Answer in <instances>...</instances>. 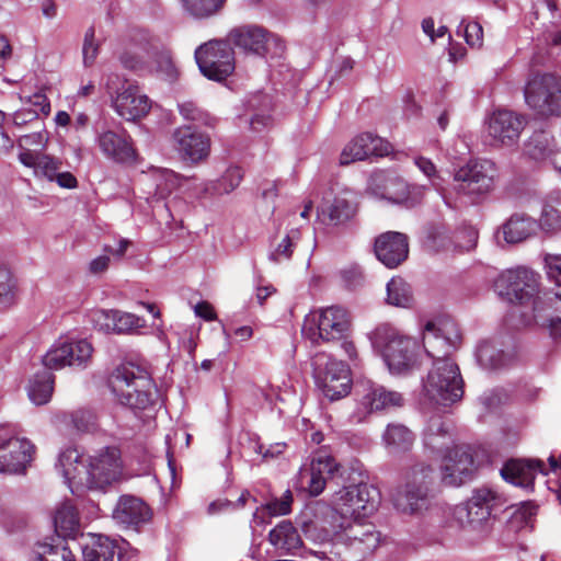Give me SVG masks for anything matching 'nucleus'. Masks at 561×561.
<instances>
[{
	"mask_svg": "<svg viewBox=\"0 0 561 561\" xmlns=\"http://www.w3.org/2000/svg\"><path fill=\"white\" fill-rule=\"evenodd\" d=\"M325 505L307 506L299 515L305 536L323 548L314 554L328 561H359L379 545L375 526L364 520H329Z\"/></svg>",
	"mask_w": 561,
	"mask_h": 561,
	"instance_id": "1",
	"label": "nucleus"
},
{
	"mask_svg": "<svg viewBox=\"0 0 561 561\" xmlns=\"http://www.w3.org/2000/svg\"><path fill=\"white\" fill-rule=\"evenodd\" d=\"M425 354L433 359L423 379V399L430 404L448 407L463 396V380L458 365L448 355L460 343L458 325L450 319L427 321L422 332Z\"/></svg>",
	"mask_w": 561,
	"mask_h": 561,
	"instance_id": "2",
	"label": "nucleus"
},
{
	"mask_svg": "<svg viewBox=\"0 0 561 561\" xmlns=\"http://www.w3.org/2000/svg\"><path fill=\"white\" fill-rule=\"evenodd\" d=\"M57 469L73 494L83 489L102 490L123 474L121 450L104 447L92 455H83L77 448L68 447L60 451Z\"/></svg>",
	"mask_w": 561,
	"mask_h": 561,
	"instance_id": "3",
	"label": "nucleus"
},
{
	"mask_svg": "<svg viewBox=\"0 0 561 561\" xmlns=\"http://www.w3.org/2000/svg\"><path fill=\"white\" fill-rule=\"evenodd\" d=\"M495 293L503 300L520 306L527 311L523 314L524 324L539 322L541 311L552 300H561V291L551 296L540 289V275L527 266H517L502 271L494 279Z\"/></svg>",
	"mask_w": 561,
	"mask_h": 561,
	"instance_id": "4",
	"label": "nucleus"
},
{
	"mask_svg": "<svg viewBox=\"0 0 561 561\" xmlns=\"http://www.w3.org/2000/svg\"><path fill=\"white\" fill-rule=\"evenodd\" d=\"M506 505L505 496L490 486L471 491L470 496L451 508V519L474 542L488 538L496 514Z\"/></svg>",
	"mask_w": 561,
	"mask_h": 561,
	"instance_id": "5",
	"label": "nucleus"
},
{
	"mask_svg": "<svg viewBox=\"0 0 561 561\" xmlns=\"http://www.w3.org/2000/svg\"><path fill=\"white\" fill-rule=\"evenodd\" d=\"M107 386L119 404L134 411L149 408L157 394L149 373L131 362L116 366L107 378Z\"/></svg>",
	"mask_w": 561,
	"mask_h": 561,
	"instance_id": "6",
	"label": "nucleus"
},
{
	"mask_svg": "<svg viewBox=\"0 0 561 561\" xmlns=\"http://www.w3.org/2000/svg\"><path fill=\"white\" fill-rule=\"evenodd\" d=\"M371 344L392 375L408 373L417 362L416 340L390 324H381L374 331Z\"/></svg>",
	"mask_w": 561,
	"mask_h": 561,
	"instance_id": "7",
	"label": "nucleus"
},
{
	"mask_svg": "<svg viewBox=\"0 0 561 561\" xmlns=\"http://www.w3.org/2000/svg\"><path fill=\"white\" fill-rule=\"evenodd\" d=\"M380 503V492L367 483L343 486L330 499L332 520H364L373 515Z\"/></svg>",
	"mask_w": 561,
	"mask_h": 561,
	"instance_id": "8",
	"label": "nucleus"
},
{
	"mask_svg": "<svg viewBox=\"0 0 561 561\" xmlns=\"http://www.w3.org/2000/svg\"><path fill=\"white\" fill-rule=\"evenodd\" d=\"M348 328L347 311L340 306H330L311 310L306 314L301 333L312 344H319L343 339Z\"/></svg>",
	"mask_w": 561,
	"mask_h": 561,
	"instance_id": "9",
	"label": "nucleus"
},
{
	"mask_svg": "<svg viewBox=\"0 0 561 561\" xmlns=\"http://www.w3.org/2000/svg\"><path fill=\"white\" fill-rule=\"evenodd\" d=\"M433 478V468L424 462H417L408 468L403 474L402 484L392 496L394 507L403 514H416L423 510L428 485Z\"/></svg>",
	"mask_w": 561,
	"mask_h": 561,
	"instance_id": "10",
	"label": "nucleus"
},
{
	"mask_svg": "<svg viewBox=\"0 0 561 561\" xmlns=\"http://www.w3.org/2000/svg\"><path fill=\"white\" fill-rule=\"evenodd\" d=\"M527 106L540 115H561V79L548 72L530 73L524 87Z\"/></svg>",
	"mask_w": 561,
	"mask_h": 561,
	"instance_id": "11",
	"label": "nucleus"
},
{
	"mask_svg": "<svg viewBox=\"0 0 561 561\" xmlns=\"http://www.w3.org/2000/svg\"><path fill=\"white\" fill-rule=\"evenodd\" d=\"M313 376L324 397L334 401L346 397L352 389L351 370L342 360L319 354L313 359Z\"/></svg>",
	"mask_w": 561,
	"mask_h": 561,
	"instance_id": "12",
	"label": "nucleus"
},
{
	"mask_svg": "<svg viewBox=\"0 0 561 561\" xmlns=\"http://www.w3.org/2000/svg\"><path fill=\"white\" fill-rule=\"evenodd\" d=\"M230 42L247 54L262 58L282 56L285 49L283 41L259 25H244L229 33Z\"/></svg>",
	"mask_w": 561,
	"mask_h": 561,
	"instance_id": "13",
	"label": "nucleus"
},
{
	"mask_svg": "<svg viewBox=\"0 0 561 561\" xmlns=\"http://www.w3.org/2000/svg\"><path fill=\"white\" fill-rule=\"evenodd\" d=\"M199 71L209 80L222 81L234 70V53L224 41H210L195 49Z\"/></svg>",
	"mask_w": 561,
	"mask_h": 561,
	"instance_id": "14",
	"label": "nucleus"
},
{
	"mask_svg": "<svg viewBox=\"0 0 561 561\" xmlns=\"http://www.w3.org/2000/svg\"><path fill=\"white\" fill-rule=\"evenodd\" d=\"M499 176L497 165L489 159L468 161L454 174L457 190L468 195H484L491 192Z\"/></svg>",
	"mask_w": 561,
	"mask_h": 561,
	"instance_id": "15",
	"label": "nucleus"
},
{
	"mask_svg": "<svg viewBox=\"0 0 561 561\" xmlns=\"http://www.w3.org/2000/svg\"><path fill=\"white\" fill-rule=\"evenodd\" d=\"M424 190L423 186H410L401 176L385 170L374 172L366 188L377 199L410 204L416 203Z\"/></svg>",
	"mask_w": 561,
	"mask_h": 561,
	"instance_id": "16",
	"label": "nucleus"
},
{
	"mask_svg": "<svg viewBox=\"0 0 561 561\" xmlns=\"http://www.w3.org/2000/svg\"><path fill=\"white\" fill-rule=\"evenodd\" d=\"M526 126L524 115L507 108H497L485 118V133L490 146L510 148L515 146Z\"/></svg>",
	"mask_w": 561,
	"mask_h": 561,
	"instance_id": "17",
	"label": "nucleus"
},
{
	"mask_svg": "<svg viewBox=\"0 0 561 561\" xmlns=\"http://www.w3.org/2000/svg\"><path fill=\"white\" fill-rule=\"evenodd\" d=\"M36 451L35 445L25 437L11 435L0 427V472L25 474Z\"/></svg>",
	"mask_w": 561,
	"mask_h": 561,
	"instance_id": "18",
	"label": "nucleus"
},
{
	"mask_svg": "<svg viewBox=\"0 0 561 561\" xmlns=\"http://www.w3.org/2000/svg\"><path fill=\"white\" fill-rule=\"evenodd\" d=\"M340 470L336 460L327 453L317 451L309 463L300 467L296 485L298 489L306 491L311 496L320 495L327 485V479L334 477Z\"/></svg>",
	"mask_w": 561,
	"mask_h": 561,
	"instance_id": "19",
	"label": "nucleus"
},
{
	"mask_svg": "<svg viewBox=\"0 0 561 561\" xmlns=\"http://www.w3.org/2000/svg\"><path fill=\"white\" fill-rule=\"evenodd\" d=\"M357 396V405L352 415L353 420L357 423L363 422L374 412L401 407L403 404L401 393L387 390L383 386L371 381L362 383Z\"/></svg>",
	"mask_w": 561,
	"mask_h": 561,
	"instance_id": "20",
	"label": "nucleus"
},
{
	"mask_svg": "<svg viewBox=\"0 0 561 561\" xmlns=\"http://www.w3.org/2000/svg\"><path fill=\"white\" fill-rule=\"evenodd\" d=\"M106 88L111 95L113 110L118 116L127 122H135L145 117L150 108L151 101L144 94L137 85H124L115 93L112 92L111 81L106 82Z\"/></svg>",
	"mask_w": 561,
	"mask_h": 561,
	"instance_id": "21",
	"label": "nucleus"
},
{
	"mask_svg": "<svg viewBox=\"0 0 561 561\" xmlns=\"http://www.w3.org/2000/svg\"><path fill=\"white\" fill-rule=\"evenodd\" d=\"M95 144L101 153L115 163L131 164L137 160L133 139L125 129L104 128L96 133Z\"/></svg>",
	"mask_w": 561,
	"mask_h": 561,
	"instance_id": "22",
	"label": "nucleus"
},
{
	"mask_svg": "<svg viewBox=\"0 0 561 561\" xmlns=\"http://www.w3.org/2000/svg\"><path fill=\"white\" fill-rule=\"evenodd\" d=\"M186 179L169 169L151 167L141 172L138 183L147 202L167 198Z\"/></svg>",
	"mask_w": 561,
	"mask_h": 561,
	"instance_id": "23",
	"label": "nucleus"
},
{
	"mask_svg": "<svg viewBox=\"0 0 561 561\" xmlns=\"http://www.w3.org/2000/svg\"><path fill=\"white\" fill-rule=\"evenodd\" d=\"M76 358L71 357V347L68 340L60 339L56 341L43 357V364L50 369H60L66 366L80 369L88 368L93 358V345L91 342H81L78 345Z\"/></svg>",
	"mask_w": 561,
	"mask_h": 561,
	"instance_id": "24",
	"label": "nucleus"
},
{
	"mask_svg": "<svg viewBox=\"0 0 561 561\" xmlns=\"http://www.w3.org/2000/svg\"><path fill=\"white\" fill-rule=\"evenodd\" d=\"M442 481L446 485L459 486L471 479L474 472L472 455L468 448L456 446L443 456Z\"/></svg>",
	"mask_w": 561,
	"mask_h": 561,
	"instance_id": "25",
	"label": "nucleus"
},
{
	"mask_svg": "<svg viewBox=\"0 0 561 561\" xmlns=\"http://www.w3.org/2000/svg\"><path fill=\"white\" fill-rule=\"evenodd\" d=\"M173 141L180 156L190 162L196 163L209 154V137L191 126H182L174 130Z\"/></svg>",
	"mask_w": 561,
	"mask_h": 561,
	"instance_id": "26",
	"label": "nucleus"
},
{
	"mask_svg": "<svg viewBox=\"0 0 561 561\" xmlns=\"http://www.w3.org/2000/svg\"><path fill=\"white\" fill-rule=\"evenodd\" d=\"M375 254L388 268H394L409 255L408 237L401 232L388 231L375 240Z\"/></svg>",
	"mask_w": 561,
	"mask_h": 561,
	"instance_id": "27",
	"label": "nucleus"
},
{
	"mask_svg": "<svg viewBox=\"0 0 561 561\" xmlns=\"http://www.w3.org/2000/svg\"><path fill=\"white\" fill-rule=\"evenodd\" d=\"M357 211L355 194L343 191L336 195L330 204H323L318 208V215L331 226H344L351 221Z\"/></svg>",
	"mask_w": 561,
	"mask_h": 561,
	"instance_id": "28",
	"label": "nucleus"
},
{
	"mask_svg": "<svg viewBox=\"0 0 561 561\" xmlns=\"http://www.w3.org/2000/svg\"><path fill=\"white\" fill-rule=\"evenodd\" d=\"M539 473H543V463L534 459H511L501 469L502 478L518 488L531 490Z\"/></svg>",
	"mask_w": 561,
	"mask_h": 561,
	"instance_id": "29",
	"label": "nucleus"
},
{
	"mask_svg": "<svg viewBox=\"0 0 561 561\" xmlns=\"http://www.w3.org/2000/svg\"><path fill=\"white\" fill-rule=\"evenodd\" d=\"M113 519L126 527L136 528L151 518L150 508L140 499L133 495H123L113 510Z\"/></svg>",
	"mask_w": 561,
	"mask_h": 561,
	"instance_id": "30",
	"label": "nucleus"
},
{
	"mask_svg": "<svg viewBox=\"0 0 561 561\" xmlns=\"http://www.w3.org/2000/svg\"><path fill=\"white\" fill-rule=\"evenodd\" d=\"M537 228L535 218L525 214H514L500 227L497 237L502 233L507 244H516L535 234Z\"/></svg>",
	"mask_w": 561,
	"mask_h": 561,
	"instance_id": "31",
	"label": "nucleus"
},
{
	"mask_svg": "<svg viewBox=\"0 0 561 561\" xmlns=\"http://www.w3.org/2000/svg\"><path fill=\"white\" fill-rule=\"evenodd\" d=\"M270 543L282 553L294 554L302 540L291 522L282 520L268 534Z\"/></svg>",
	"mask_w": 561,
	"mask_h": 561,
	"instance_id": "32",
	"label": "nucleus"
},
{
	"mask_svg": "<svg viewBox=\"0 0 561 561\" xmlns=\"http://www.w3.org/2000/svg\"><path fill=\"white\" fill-rule=\"evenodd\" d=\"M536 221L537 227L546 233L561 230V191L551 192L545 197Z\"/></svg>",
	"mask_w": 561,
	"mask_h": 561,
	"instance_id": "33",
	"label": "nucleus"
},
{
	"mask_svg": "<svg viewBox=\"0 0 561 561\" xmlns=\"http://www.w3.org/2000/svg\"><path fill=\"white\" fill-rule=\"evenodd\" d=\"M381 438L385 448L391 455L410 450L415 440L414 434L400 423L388 424Z\"/></svg>",
	"mask_w": 561,
	"mask_h": 561,
	"instance_id": "34",
	"label": "nucleus"
},
{
	"mask_svg": "<svg viewBox=\"0 0 561 561\" xmlns=\"http://www.w3.org/2000/svg\"><path fill=\"white\" fill-rule=\"evenodd\" d=\"M54 391V375L47 370L32 376L26 386L30 401L35 405H44L51 399Z\"/></svg>",
	"mask_w": 561,
	"mask_h": 561,
	"instance_id": "35",
	"label": "nucleus"
},
{
	"mask_svg": "<svg viewBox=\"0 0 561 561\" xmlns=\"http://www.w3.org/2000/svg\"><path fill=\"white\" fill-rule=\"evenodd\" d=\"M300 240L299 229H290L284 236H276L270 244L268 260L274 263L287 262Z\"/></svg>",
	"mask_w": 561,
	"mask_h": 561,
	"instance_id": "36",
	"label": "nucleus"
},
{
	"mask_svg": "<svg viewBox=\"0 0 561 561\" xmlns=\"http://www.w3.org/2000/svg\"><path fill=\"white\" fill-rule=\"evenodd\" d=\"M291 503L293 494L287 490L279 499L271 500L264 505L256 507L252 516L251 527L254 529L256 526H263L266 523L264 519V513L271 517L289 514L291 511Z\"/></svg>",
	"mask_w": 561,
	"mask_h": 561,
	"instance_id": "37",
	"label": "nucleus"
},
{
	"mask_svg": "<svg viewBox=\"0 0 561 561\" xmlns=\"http://www.w3.org/2000/svg\"><path fill=\"white\" fill-rule=\"evenodd\" d=\"M54 525L57 535L64 539L79 534V517L72 504L66 502L56 510Z\"/></svg>",
	"mask_w": 561,
	"mask_h": 561,
	"instance_id": "38",
	"label": "nucleus"
},
{
	"mask_svg": "<svg viewBox=\"0 0 561 561\" xmlns=\"http://www.w3.org/2000/svg\"><path fill=\"white\" fill-rule=\"evenodd\" d=\"M242 176L243 174L239 167H229L216 182L203 183L202 194L204 196L228 194L239 186Z\"/></svg>",
	"mask_w": 561,
	"mask_h": 561,
	"instance_id": "39",
	"label": "nucleus"
},
{
	"mask_svg": "<svg viewBox=\"0 0 561 561\" xmlns=\"http://www.w3.org/2000/svg\"><path fill=\"white\" fill-rule=\"evenodd\" d=\"M115 553V542L101 535L92 536L90 542L82 546L84 561H113Z\"/></svg>",
	"mask_w": 561,
	"mask_h": 561,
	"instance_id": "40",
	"label": "nucleus"
},
{
	"mask_svg": "<svg viewBox=\"0 0 561 561\" xmlns=\"http://www.w3.org/2000/svg\"><path fill=\"white\" fill-rule=\"evenodd\" d=\"M386 302L393 307L410 308L413 304L411 286L401 277H392L386 286Z\"/></svg>",
	"mask_w": 561,
	"mask_h": 561,
	"instance_id": "41",
	"label": "nucleus"
},
{
	"mask_svg": "<svg viewBox=\"0 0 561 561\" xmlns=\"http://www.w3.org/2000/svg\"><path fill=\"white\" fill-rule=\"evenodd\" d=\"M37 561H76L71 548L58 538L53 542H42L36 550Z\"/></svg>",
	"mask_w": 561,
	"mask_h": 561,
	"instance_id": "42",
	"label": "nucleus"
},
{
	"mask_svg": "<svg viewBox=\"0 0 561 561\" xmlns=\"http://www.w3.org/2000/svg\"><path fill=\"white\" fill-rule=\"evenodd\" d=\"M553 138L547 131H535L525 142V153L534 160H543L550 157L552 151Z\"/></svg>",
	"mask_w": 561,
	"mask_h": 561,
	"instance_id": "43",
	"label": "nucleus"
},
{
	"mask_svg": "<svg viewBox=\"0 0 561 561\" xmlns=\"http://www.w3.org/2000/svg\"><path fill=\"white\" fill-rule=\"evenodd\" d=\"M476 357L484 369H497L505 365L506 355L490 341L481 342L476 351Z\"/></svg>",
	"mask_w": 561,
	"mask_h": 561,
	"instance_id": "44",
	"label": "nucleus"
},
{
	"mask_svg": "<svg viewBox=\"0 0 561 561\" xmlns=\"http://www.w3.org/2000/svg\"><path fill=\"white\" fill-rule=\"evenodd\" d=\"M366 141L365 133L354 137L342 150L340 163L343 165L350 164L355 161H360L371 156L370 149Z\"/></svg>",
	"mask_w": 561,
	"mask_h": 561,
	"instance_id": "45",
	"label": "nucleus"
},
{
	"mask_svg": "<svg viewBox=\"0 0 561 561\" xmlns=\"http://www.w3.org/2000/svg\"><path fill=\"white\" fill-rule=\"evenodd\" d=\"M423 443L425 448L439 455H446L453 450L454 445V433L453 425L447 430H443L439 434H432L431 432L423 433Z\"/></svg>",
	"mask_w": 561,
	"mask_h": 561,
	"instance_id": "46",
	"label": "nucleus"
},
{
	"mask_svg": "<svg viewBox=\"0 0 561 561\" xmlns=\"http://www.w3.org/2000/svg\"><path fill=\"white\" fill-rule=\"evenodd\" d=\"M111 334H134L146 327V320L135 313L117 310Z\"/></svg>",
	"mask_w": 561,
	"mask_h": 561,
	"instance_id": "47",
	"label": "nucleus"
},
{
	"mask_svg": "<svg viewBox=\"0 0 561 561\" xmlns=\"http://www.w3.org/2000/svg\"><path fill=\"white\" fill-rule=\"evenodd\" d=\"M510 525L515 529H523L530 525L533 517L537 514V506L533 502H523L510 507Z\"/></svg>",
	"mask_w": 561,
	"mask_h": 561,
	"instance_id": "48",
	"label": "nucleus"
},
{
	"mask_svg": "<svg viewBox=\"0 0 561 561\" xmlns=\"http://www.w3.org/2000/svg\"><path fill=\"white\" fill-rule=\"evenodd\" d=\"M186 12L195 18H208L216 13L225 0H181Z\"/></svg>",
	"mask_w": 561,
	"mask_h": 561,
	"instance_id": "49",
	"label": "nucleus"
},
{
	"mask_svg": "<svg viewBox=\"0 0 561 561\" xmlns=\"http://www.w3.org/2000/svg\"><path fill=\"white\" fill-rule=\"evenodd\" d=\"M457 35L463 36L471 48H481L483 45V28L477 21L462 19L457 27Z\"/></svg>",
	"mask_w": 561,
	"mask_h": 561,
	"instance_id": "50",
	"label": "nucleus"
},
{
	"mask_svg": "<svg viewBox=\"0 0 561 561\" xmlns=\"http://www.w3.org/2000/svg\"><path fill=\"white\" fill-rule=\"evenodd\" d=\"M341 282L348 289H356L364 285L365 274L363 268L355 263L348 264L340 270Z\"/></svg>",
	"mask_w": 561,
	"mask_h": 561,
	"instance_id": "51",
	"label": "nucleus"
},
{
	"mask_svg": "<svg viewBox=\"0 0 561 561\" xmlns=\"http://www.w3.org/2000/svg\"><path fill=\"white\" fill-rule=\"evenodd\" d=\"M116 309H98L90 313V321L94 329L111 334Z\"/></svg>",
	"mask_w": 561,
	"mask_h": 561,
	"instance_id": "52",
	"label": "nucleus"
},
{
	"mask_svg": "<svg viewBox=\"0 0 561 561\" xmlns=\"http://www.w3.org/2000/svg\"><path fill=\"white\" fill-rule=\"evenodd\" d=\"M414 164L430 180L432 186L439 194H443V182L436 170L435 164L430 159L424 157H415Z\"/></svg>",
	"mask_w": 561,
	"mask_h": 561,
	"instance_id": "53",
	"label": "nucleus"
},
{
	"mask_svg": "<svg viewBox=\"0 0 561 561\" xmlns=\"http://www.w3.org/2000/svg\"><path fill=\"white\" fill-rule=\"evenodd\" d=\"M99 55V43L95 41V31L89 27L85 31L82 45V59L84 67H91Z\"/></svg>",
	"mask_w": 561,
	"mask_h": 561,
	"instance_id": "54",
	"label": "nucleus"
},
{
	"mask_svg": "<svg viewBox=\"0 0 561 561\" xmlns=\"http://www.w3.org/2000/svg\"><path fill=\"white\" fill-rule=\"evenodd\" d=\"M15 297V283L9 270L0 268V305L10 306Z\"/></svg>",
	"mask_w": 561,
	"mask_h": 561,
	"instance_id": "55",
	"label": "nucleus"
},
{
	"mask_svg": "<svg viewBox=\"0 0 561 561\" xmlns=\"http://www.w3.org/2000/svg\"><path fill=\"white\" fill-rule=\"evenodd\" d=\"M153 71L160 79L168 82H173L178 78V69L167 54L157 57Z\"/></svg>",
	"mask_w": 561,
	"mask_h": 561,
	"instance_id": "56",
	"label": "nucleus"
},
{
	"mask_svg": "<svg viewBox=\"0 0 561 561\" xmlns=\"http://www.w3.org/2000/svg\"><path fill=\"white\" fill-rule=\"evenodd\" d=\"M75 427L79 432H90L96 428V414L89 409H79L71 414Z\"/></svg>",
	"mask_w": 561,
	"mask_h": 561,
	"instance_id": "57",
	"label": "nucleus"
},
{
	"mask_svg": "<svg viewBox=\"0 0 561 561\" xmlns=\"http://www.w3.org/2000/svg\"><path fill=\"white\" fill-rule=\"evenodd\" d=\"M558 302L561 300H552L543 311H541V319L539 322H535L538 325L547 327L550 333V336L553 340L561 339V318H552L549 316L550 309H552Z\"/></svg>",
	"mask_w": 561,
	"mask_h": 561,
	"instance_id": "58",
	"label": "nucleus"
},
{
	"mask_svg": "<svg viewBox=\"0 0 561 561\" xmlns=\"http://www.w3.org/2000/svg\"><path fill=\"white\" fill-rule=\"evenodd\" d=\"M49 136L45 129L23 135L19 139V146L21 148L35 147L41 150L45 149L48 142Z\"/></svg>",
	"mask_w": 561,
	"mask_h": 561,
	"instance_id": "59",
	"label": "nucleus"
},
{
	"mask_svg": "<svg viewBox=\"0 0 561 561\" xmlns=\"http://www.w3.org/2000/svg\"><path fill=\"white\" fill-rule=\"evenodd\" d=\"M59 169L60 161L58 159H55L44 153L42 154L37 167V173L39 172L49 181H54L55 175H57V173L59 172Z\"/></svg>",
	"mask_w": 561,
	"mask_h": 561,
	"instance_id": "60",
	"label": "nucleus"
},
{
	"mask_svg": "<svg viewBox=\"0 0 561 561\" xmlns=\"http://www.w3.org/2000/svg\"><path fill=\"white\" fill-rule=\"evenodd\" d=\"M545 263L549 279L561 286V254H547Z\"/></svg>",
	"mask_w": 561,
	"mask_h": 561,
	"instance_id": "61",
	"label": "nucleus"
},
{
	"mask_svg": "<svg viewBox=\"0 0 561 561\" xmlns=\"http://www.w3.org/2000/svg\"><path fill=\"white\" fill-rule=\"evenodd\" d=\"M178 110L180 115L185 121L196 122L201 121L203 117L202 110L193 101L190 100L179 101Z\"/></svg>",
	"mask_w": 561,
	"mask_h": 561,
	"instance_id": "62",
	"label": "nucleus"
},
{
	"mask_svg": "<svg viewBox=\"0 0 561 561\" xmlns=\"http://www.w3.org/2000/svg\"><path fill=\"white\" fill-rule=\"evenodd\" d=\"M365 137L369 139V141L366 142L370 149L371 156L383 157L390 152L391 146L383 138L373 135L371 133H365Z\"/></svg>",
	"mask_w": 561,
	"mask_h": 561,
	"instance_id": "63",
	"label": "nucleus"
},
{
	"mask_svg": "<svg viewBox=\"0 0 561 561\" xmlns=\"http://www.w3.org/2000/svg\"><path fill=\"white\" fill-rule=\"evenodd\" d=\"M507 396L499 389L484 392L480 397V402L488 411H493L504 402H506Z\"/></svg>",
	"mask_w": 561,
	"mask_h": 561,
	"instance_id": "64",
	"label": "nucleus"
}]
</instances>
